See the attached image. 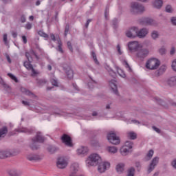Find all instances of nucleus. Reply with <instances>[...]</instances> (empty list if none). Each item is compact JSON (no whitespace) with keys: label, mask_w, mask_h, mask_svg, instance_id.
<instances>
[{"label":"nucleus","mask_w":176,"mask_h":176,"mask_svg":"<svg viewBox=\"0 0 176 176\" xmlns=\"http://www.w3.org/2000/svg\"><path fill=\"white\" fill-rule=\"evenodd\" d=\"M37 142L42 144L45 142V137L42 135V133L37 132L35 137L32 139L31 143L30 144V148L32 151H36V149H39V145H38Z\"/></svg>","instance_id":"f257e3e1"},{"label":"nucleus","mask_w":176,"mask_h":176,"mask_svg":"<svg viewBox=\"0 0 176 176\" xmlns=\"http://www.w3.org/2000/svg\"><path fill=\"white\" fill-rule=\"evenodd\" d=\"M130 11L133 14H138L145 12V7L138 2H131L130 5Z\"/></svg>","instance_id":"f03ea898"},{"label":"nucleus","mask_w":176,"mask_h":176,"mask_svg":"<svg viewBox=\"0 0 176 176\" xmlns=\"http://www.w3.org/2000/svg\"><path fill=\"white\" fill-rule=\"evenodd\" d=\"M86 163L89 166H97L101 163V157L97 153L91 154L86 160Z\"/></svg>","instance_id":"7ed1b4c3"},{"label":"nucleus","mask_w":176,"mask_h":176,"mask_svg":"<svg viewBox=\"0 0 176 176\" xmlns=\"http://www.w3.org/2000/svg\"><path fill=\"white\" fill-rule=\"evenodd\" d=\"M160 66V60L155 58H151L147 60L146 63V68L147 69H157Z\"/></svg>","instance_id":"20e7f679"},{"label":"nucleus","mask_w":176,"mask_h":176,"mask_svg":"<svg viewBox=\"0 0 176 176\" xmlns=\"http://www.w3.org/2000/svg\"><path fill=\"white\" fill-rule=\"evenodd\" d=\"M107 140L113 145H119L120 144V138L113 132H110L107 134Z\"/></svg>","instance_id":"39448f33"},{"label":"nucleus","mask_w":176,"mask_h":176,"mask_svg":"<svg viewBox=\"0 0 176 176\" xmlns=\"http://www.w3.org/2000/svg\"><path fill=\"white\" fill-rule=\"evenodd\" d=\"M19 152H13L10 150H0V159H6V157H10L12 156H16Z\"/></svg>","instance_id":"423d86ee"},{"label":"nucleus","mask_w":176,"mask_h":176,"mask_svg":"<svg viewBox=\"0 0 176 176\" xmlns=\"http://www.w3.org/2000/svg\"><path fill=\"white\" fill-rule=\"evenodd\" d=\"M148 54H149V50L146 48H142L138 50L136 56L138 58H140V60H144V58H146V57H148Z\"/></svg>","instance_id":"0eeeda50"},{"label":"nucleus","mask_w":176,"mask_h":176,"mask_svg":"<svg viewBox=\"0 0 176 176\" xmlns=\"http://www.w3.org/2000/svg\"><path fill=\"white\" fill-rule=\"evenodd\" d=\"M126 36L127 38H134L138 36V28L132 27L126 32Z\"/></svg>","instance_id":"6e6552de"},{"label":"nucleus","mask_w":176,"mask_h":176,"mask_svg":"<svg viewBox=\"0 0 176 176\" xmlns=\"http://www.w3.org/2000/svg\"><path fill=\"white\" fill-rule=\"evenodd\" d=\"M111 167V164L108 162H100L98 166V171L99 173H105L107 168Z\"/></svg>","instance_id":"1a4fd4ad"},{"label":"nucleus","mask_w":176,"mask_h":176,"mask_svg":"<svg viewBox=\"0 0 176 176\" xmlns=\"http://www.w3.org/2000/svg\"><path fill=\"white\" fill-rule=\"evenodd\" d=\"M159 163V157H155L151 162L150 163L147 172L148 174H151V173H152V171H153V170H155V168L156 167V166H157Z\"/></svg>","instance_id":"9d476101"},{"label":"nucleus","mask_w":176,"mask_h":176,"mask_svg":"<svg viewBox=\"0 0 176 176\" xmlns=\"http://www.w3.org/2000/svg\"><path fill=\"white\" fill-rule=\"evenodd\" d=\"M80 168H79V164L74 162L70 166L69 176H76Z\"/></svg>","instance_id":"9b49d317"},{"label":"nucleus","mask_w":176,"mask_h":176,"mask_svg":"<svg viewBox=\"0 0 176 176\" xmlns=\"http://www.w3.org/2000/svg\"><path fill=\"white\" fill-rule=\"evenodd\" d=\"M56 166L58 168H65L67 166H68V162L64 157H59L58 158L57 162H56Z\"/></svg>","instance_id":"f8f14e48"},{"label":"nucleus","mask_w":176,"mask_h":176,"mask_svg":"<svg viewBox=\"0 0 176 176\" xmlns=\"http://www.w3.org/2000/svg\"><path fill=\"white\" fill-rule=\"evenodd\" d=\"M128 47L130 52H138L140 49V44L138 41H132L128 43Z\"/></svg>","instance_id":"ddd939ff"},{"label":"nucleus","mask_w":176,"mask_h":176,"mask_svg":"<svg viewBox=\"0 0 176 176\" xmlns=\"http://www.w3.org/2000/svg\"><path fill=\"white\" fill-rule=\"evenodd\" d=\"M61 140L67 146H72V140H71V137H69L68 135L64 134L61 137Z\"/></svg>","instance_id":"4468645a"},{"label":"nucleus","mask_w":176,"mask_h":176,"mask_svg":"<svg viewBox=\"0 0 176 176\" xmlns=\"http://www.w3.org/2000/svg\"><path fill=\"white\" fill-rule=\"evenodd\" d=\"M109 86L116 96H119V91H118V85H116V80H111L109 81Z\"/></svg>","instance_id":"2eb2a0df"},{"label":"nucleus","mask_w":176,"mask_h":176,"mask_svg":"<svg viewBox=\"0 0 176 176\" xmlns=\"http://www.w3.org/2000/svg\"><path fill=\"white\" fill-rule=\"evenodd\" d=\"M149 33V30L145 28L138 30V38H145Z\"/></svg>","instance_id":"dca6fc26"},{"label":"nucleus","mask_w":176,"mask_h":176,"mask_svg":"<svg viewBox=\"0 0 176 176\" xmlns=\"http://www.w3.org/2000/svg\"><path fill=\"white\" fill-rule=\"evenodd\" d=\"M151 5L154 9L160 10L163 8V0H154L152 1Z\"/></svg>","instance_id":"f3484780"},{"label":"nucleus","mask_w":176,"mask_h":176,"mask_svg":"<svg viewBox=\"0 0 176 176\" xmlns=\"http://www.w3.org/2000/svg\"><path fill=\"white\" fill-rule=\"evenodd\" d=\"M166 85L170 87H175L176 86V76L170 77L166 80Z\"/></svg>","instance_id":"a211bd4d"},{"label":"nucleus","mask_w":176,"mask_h":176,"mask_svg":"<svg viewBox=\"0 0 176 176\" xmlns=\"http://www.w3.org/2000/svg\"><path fill=\"white\" fill-rule=\"evenodd\" d=\"M27 159L30 162H38V160H41V157L36 154H29L27 155Z\"/></svg>","instance_id":"6ab92c4d"},{"label":"nucleus","mask_w":176,"mask_h":176,"mask_svg":"<svg viewBox=\"0 0 176 176\" xmlns=\"http://www.w3.org/2000/svg\"><path fill=\"white\" fill-rule=\"evenodd\" d=\"M7 173L9 176H19L21 174L20 171L15 168L8 169Z\"/></svg>","instance_id":"aec40b11"},{"label":"nucleus","mask_w":176,"mask_h":176,"mask_svg":"<svg viewBox=\"0 0 176 176\" xmlns=\"http://www.w3.org/2000/svg\"><path fill=\"white\" fill-rule=\"evenodd\" d=\"M25 56H26L28 61H31V60H32V56H35L36 58H38V55H36V53H35V51L33 50H31L30 51V52H26Z\"/></svg>","instance_id":"412c9836"},{"label":"nucleus","mask_w":176,"mask_h":176,"mask_svg":"<svg viewBox=\"0 0 176 176\" xmlns=\"http://www.w3.org/2000/svg\"><path fill=\"white\" fill-rule=\"evenodd\" d=\"M124 163H119L116 166V170L118 174L123 173V171H124Z\"/></svg>","instance_id":"4be33fe9"},{"label":"nucleus","mask_w":176,"mask_h":176,"mask_svg":"<svg viewBox=\"0 0 176 176\" xmlns=\"http://www.w3.org/2000/svg\"><path fill=\"white\" fill-rule=\"evenodd\" d=\"M89 152V148L86 146H81L77 150L78 155H87Z\"/></svg>","instance_id":"5701e85b"},{"label":"nucleus","mask_w":176,"mask_h":176,"mask_svg":"<svg viewBox=\"0 0 176 176\" xmlns=\"http://www.w3.org/2000/svg\"><path fill=\"white\" fill-rule=\"evenodd\" d=\"M16 131L18 133H25L26 134H31V133H32L33 131L32 129L21 127V128H18L16 129Z\"/></svg>","instance_id":"b1692460"},{"label":"nucleus","mask_w":176,"mask_h":176,"mask_svg":"<svg viewBox=\"0 0 176 176\" xmlns=\"http://www.w3.org/2000/svg\"><path fill=\"white\" fill-rule=\"evenodd\" d=\"M143 25H152L153 24V19L151 18H144L142 20Z\"/></svg>","instance_id":"393cba45"},{"label":"nucleus","mask_w":176,"mask_h":176,"mask_svg":"<svg viewBox=\"0 0 176 176\" xmlns=\"http://www.w3.org/2000/svg\"><path fill=\"white\" fill-rule=\"evenodd\" d=\"M6 134H8V128L3 126L0 129V141L2 138H5V137H6Z\"/></svg>","instance_id":"a878e982"},{"label":"nucleus","mask_w":176,"mask_h":176,"mask_svg":"<svg viewBox=\"0 0 176 176\" xmlns=\"http://www.w3.org/2000/svg\"><path fill=\"white\" fill-rule=\"evenodd\" d=\"M56 41L58 43V52H60V53H64V50H63V43L61 42V39H60L59 36H56Z\"/></svg>","instance_id":"bb28decb"},{"label":"nucleus","mask_w":176,"mask_h":176,"mask_svg":"<svg viewBox=\"0 0 176 176\" xmlns=\"http://www.w3.org/2000/svg\"><path fill=\"white\" fill-rule=\"evenodd\" d=\"M126 137L129 140H137V133L133 131L126 133Z\"/></svg>","instance_id":"cd10ccee"},{"label":"nucleus","mask_w":176,"mask_h":176,"mask_svg":"<svg viewBox=\"0 0 176 176\" xmlns=\"http://www.w3.org/2000/svg\"><path fill=\"white\" fill-rule=\"evenodd\" d=\"M120 153L122 156H127L130 153V149L126 146H123L120 149Z\"/></svg>","instance_id":"c85d7f7f"},{"label":"nucleus","mask_w":176,"mask_h":176,"mask_svg":"<svg viewBox=\"0 0 176 176\" xmlns=\"http://www.w3.org/2000/svg\"><path fill=\"white\" fill-rule=\"evenodd\" d=\"M47 149L49 153H51V155H53V153H56V152H57V151H58V148H57L54 146H49Z\"/></svg>","instance_id":"c756f323"},{"label":"nucleus","mask_w":176,"mask_h":176,"mask_svg":"<svg viewBox=\"0 0 176 176\" xmlns=\"http://www.w3.org/2000/svg\"><path fill=\"white\" fill-rule=\"evenodd\" d=\"M154 151L153 150H150L147 154L146 156L144 157L145 162H149L151 159H152V157L153 156Z\"/></svg>","instance_id":"7c9ffc66"},{"label":"nucleus","mask_w":176,"mask_h":176,"mask_svg":"<svg viewBox=\"0 0 176 176\" xmlns=\"http://www.w3.org/2000/svg\"><path fill=\"white\" fill-rule=\"evenodd\" d=\"M21 91L26 96H34V94H32V92L24 87H21Z\"/></svg>","instance_id":"2f4dec72"},{"label":"nucleus","mask_w":176,"mask_h":176,"mask_svg":"<svg viewBox=\"0 0 176 176\" xmlns=\"http://www.w3.org/2000/svg\"><path fill=\"white\" fill-rule=\"evenodd\" d=\"M31 61H32V59H30V61H26L24 62L23 65L25 68H27L28 69V71H31V69H32V65L31 64Z\"/></svg>","instance_id":"473e14b6"},{"label":"nucleus","mask_w":176,"mask_h":176,"mask_svg":"<svg viewBox=\"0 0 176 176\" xmlns=\"http://www.w3.org/2000/svg\"><path fill=\"white\" fill-rule=\"evenodd\" d=\"M107 151L109 153H116L118 152V148L116 146H108Z\"/></svg>","instance_id":"72a5a7b5"},{"label":"nucleus","mask_w":176,"mask_h":176,"mask_svg":"<svg viewBox=\"0 0 176 176\" xmlns=\"http://www.w3.org/2000/svg\"><path fill=\"white\" fill-rule=\"evenodd\" d=\"M66 75L69 79H72L74 78V71L71 69H67L66 71Z\"/></svg>","instance_id":"f704fd0d"},{"label":"nucleus","mask_w":176,"mask_h":176,"mask_svg":"<svg viewBox=\"0 0 176 176\" xmlns=\"http://www.w3.org/2000/svg\"><path fill=\"white\" fill-rule=\"evenodd\" d=\"M50 82L52 86H55V87H58V80H57L55 77L52 78L50 80Z\"/></svg>","instance_id":"c9c22d12"},{"label":"nucleus","mask_w":176,"mask_h":176,"mask_svg":"<svg viewBox=\"0 0 176 176\" xmlns=\"http://www.w3.org/2000/svg\"><path fill=\"white\" fill-rule=\"evenodd\" d=\"M117 72L118 75L121 76V78H126V74H124V71L120 68L117 69Z\"/></svg>","instance_id":"e433bc0d"},{"label":"nucleus","mask_w":176,"mask_h":176,"mask_svg":"<svg viewBox=\"0 0 176 176\" xmlns=\"http://www.w3.org/2000/svg\"><path fill=\"white\" fill-rule=\"evenodd\" d=\"M159 32L158 31H156V30H153L152 32H151V37L153 38V39H157V38H159Z\"/></svg>","instance_id":"4c0bfd02"},{"label":"nucleus","mask_w":176,"mask_h":176,"mask_svg":"<svg viewBox=\"0 0 176 176\" xmlns=\"http://www.w3.org/2000/svg\"><path fill=\"white\" fill-rule=\"evenodd\" d=\"M165 10L166 13H173V12H174V9H173L171 5H167L165 8Z\"/></svg>","instance_id":"58836bf2"},{"label":"nucleus","mask_w":176,"mask_h":176,"mask_svg":"<svg viewBox=\"0 0 176 176\" xmlns=\"http://www.w3.org/2000/svg\"><path fill=\"white\" fill-rule=\"evenodd\" d=\"M112 23H113V28H114V30H116V28L119 27V21L116 19H114L112 21Z\"/></svg>","instance_id":"ea45409f"},{"label":"nucleus","mask_w":176,"mask_h":176,"mask_svg":"<svg viewBox=\"0 0 176 176\" xmlns=\"http://www.w3.org/2000/svg\"><path fill=\"white\" fill-rule=\"evenodd\" d=\"M37 83L38 86H44V85H46V83H47V80L45 79H40L37 80Z\"/></svg>","instance_id":"a19ab883"},{"label":"nucleus","mask_w":176,"mask_h":176,"mask_svg":"<svg viewBox=\"0 0 176 176\" xmlns=\"http://www.w3.org/2000/svg\"><path fill=\"white\" fill-rule=\"evenodd\" d=\"M134 173H135V169H134L133 167H131L128 170L127 176H134Z\"/></svg>","instance_id":"79ce46f5"},{"label":"nucleus","mask_w":176,"mask_h":176,"mask_svg":"<svg viewBox=\"0 0 176 176\" xmlns=\"http://www.w3.org/2000/svg\"><path fill=\"white\" fill-rule=\"evenodd\" d=\"M124 146H126V148H128V149H131V148H133V142L126 141Z\"/></svg>","instance_id":"37998d69"},{"label":"nucleus","mask_w":176,"mask_h":176,"mask_svg":"<svg viewBox=\"0 0 176 176\" xmlns=\"http://www.w3.org/2000/svg\"><path fill=\"white\" fill-rule=\"evenodd\" d=\"M124 65L125 66V68L127 69V71H129V72H133L131 67H130V65H129V63H127V61H126V60L124 61Z\"/></svg>","instance_id":"c03bdc74"},{"label":"nucleus","mask_w":176,"mask_h":176,"mask_svg":"<svg viewBox=\"0 0 176 176\" xmlns=\"http://www.w3.org/2000/svg\"><path fill=\"white\" fill-rule=\"evenodd\" d=\"M91 54H92V57L94 58V61L95 64L99 65L100 63L98 62V60L97 59V55L96 54V52H92Z\"/></svg>","instance_id":"a18cd8bd"},{"label":"nucleus","mask_w":176,"mask_h":176,"mask_svg":"<svg viewBox=\"0 0 176 176\" xmlns=\"http://www.w3.org/2000/svg\"><path fill=\"white\" fill-rule=\"evenodd\" d=\"M38 34L40 36H43V38H49V35L42 30L38 31Z\"/></svg>","instance_id":"49530a36"},{"label":"nucleus","mask_w":176,"mask_h":176,"mask_svg":"<svg viewBox=\"0 0 176 176\" xmlns=\"http://www.w3.org/2000/svg\"><path fill=\"white\" fill-rule=\"evenodd\" d=\"M108 16H109V7L107 6L104 11V17L106 20H108Z\"/></svg>","instance_id":"de8ad7c7"},{"label":"nucleus","mask_w":176,"mask_h":176,"mask_svg":"<svg viewBox=\"0 0 176 176\" xmlns=\"http://www.w3.org/2000/svg\"><path fill=\"white\" fill-rule=\"evenodd\" d=\"M68 32H69V25H66L65 28V33L64 35L65 36H67L68 35Z\"/></svg>","instance_id":"09e8293b"},{"label":"nucleus","mask_w":176,"mask_h":176,"mask_svg":"<svg viewBox=\"0 0 176 176\" xmlns=\"http://www.w3.org/2000/svg\"><path fill=\"white\" fill-rule=\"evenodd\" d=\"M8 76H10V78H11L12 79V80H14V82H16V83H17L19 82V80H17V78H16L13 74L9 73Z\"/></svg>","instance_id":"8fccbe9b"},{"label":"nucleus","mask_w":176,"mask_h":176,"mask_svg":"<svg viewBox=\"0 0 176 176\" xmlns=\"http://www.w3.org/2000/svg\"><path fill=\"white\" fill-rule=\"evenodd\" d=\"M25 28L28 30H31V28H32V23L28 22L25 25Z\"/></svg>","instance_id":"3c124183"},{"label":"nucleus","mask_w":176,"mask_h":176,"mask_svg":"<svg viewBox=\"0 0 176 176\" xmlns=\"http://www.w3.org/2000/svg\"><path fill=\"white\" fill-rule=\"evenodd\" d=\"M67 45L68 49H69V50H70V52H72H72H74V48H72V44L71 43L70 41H68V42L67 43Z\"/></svg>","instance_id":"603ef678"},{"label":"nucleus","mask_w":176,"mask_h":176,"mask_svg":"<svg viewBox=\"0 0 176 176\" xmlns=\"http://www.w3.org/2000/svg\"><path fill=\"white\" fill-rule=\"evenodd\" d=\"M159 53L162 54V56H163V54H166V48H164V47H161L159 50Z\"/></svg>","instance_id":"864d4df0"},{"label":"nucleus","mask_w":176,"mask_h":176,"mask_svg":"<svg viewBox=\"0 0 176 176\" xmlns=\"http://www.w3.org/2000/svg\"><path fill=\"white\" fill-rule=\"evenodd\" d=\"M135 166L136 168H138V171H140L141 170V163H140V162H136L135 163Z\"/></svg>","instance_id":"5fc2aeb1"},{"label":"nucleus","mask_w":176,"mask_h":176,"mask_svg":"<svg viewBox=\"0 0 176 176\" xmlns=\"http://www.w3.org/2000/svg\"><path fill=\"white\" fill-rule=\"evenodd\" d=\"M109 74L110 76H112V78H115L116 76V73L113 72V70H112L111 69H109Z\"/></svg>","instance_id":"6e6d98bb"},{"label":"nucleus","mask_w":176,"mask_h":176,"mask_svg":"<svg viewBox=\"0 0 176 176\" xmlns=\"http://www.w3.org/2000/svg\"><path fill=\"white\" fill-rule=\"evenodd\" d=\"M117 52L118 54H120V56H122V54H123V52H122V50L120 48V45L119 44L117 45Z\"/></svg>","instance_id":"4d7b16f0"},{"label":"nucleus","mask_w":176,"mask_h":176,"mask_svg":"<svg viewBox=\"0 0 176 176\" xmlns=\"http://www.w3.org/2000/svg\"><path fill=\"white\" fill-rule=\"evenodd\" d=\"M3 41L5 43V45H8V34H3Z\"/></svg>","instance_id":"13d9d810"},{"label":"nucleus","mask_w":176,"mask_h":176,"mask_svg":"<svg viewBox=\"0 0 176 176\" xmlns=\"http://www.w3.org/2000/svg\"><path fill=\"white\" fill-rule=\"evenodd\" d=\"M152 129L153 130H154V131H156V133H158V134H160L161 131L159 128L156 127L155 126H153Z\"/></svg>","instance_id":"bf43d9fd"},{"label":"nucleus","mask_w":176,"mask_h":176,"mask_svg":"<svg viewBox=\"0 0 176 176\" xmlns=\"http://www.w3.org/2000/svg\"><path fill=\"white\" fill-rule=\"evenodd\" d=\"M172 69L176 72V59L172 63Z\"/></svg>","instance_id":"052dcab7"},{"label":"nucleus","mask_w":176,"mask_h":176,"mask_svg":"<svg viewBox=\"0 0 176 176\" xmlns=\"http://www.w3.org/2000/svg\"><path fill=\"white\" fill-rule=\"evenodd\" d=\"M170 21H171L173 25H176V17H172L170 19Z\"/></svg>","instance_id":"680f3d73"},{"label":"nucleus","mask_w":176,"mask_h":176,"mask_svg":"<svg viewBox=\"0 0 176 176\" xmlns=\"http://www.w3.org/2000/svg\"><path fill=\"white\" fill-rule=\"evenodd\" d=\"M175 53V47H172L170 51V56L174 55Z\"/></svg>","instance_id":"e2e57ef3"},{"label":"nucleus","mask_w":176,"mask_h":176,"mask_svg":"<svg viewBox=\"0 0 176 176\" xmlns=\"http://www.w3.org/2000/svg\"><path fill=\"white\" fill-rule=\"evenodd\" d=\"M50 38L54 42H56V41H57V38H56V36H54L53 34H50Z\"/></svg>","instance_id":"0e129e2a"},{"label":"nucleus","mask_w":176,"mask_h":176,"mask_svg":"<svg viewBox=\"0 0 176 176\" xmlns=\"http://www.w3.org/2000/svg\"><path fill=\"white\" fill-rule=\"evenodd\" d=\"M26 20H27V19H26V18H25V16L22 15V16H21L20 21H21L22 23H25Z\"/></svg>","instance_id":"69168bd1"},{"label":"nucleus","mask_w":176,"mask_h":176,"mask_svg":"<svg viewBox=\"0 0 176 176\" xmlns=\"http://www.w3.org/2000/svg\"><path fill=\"white\" fill-rule=\"evenodd\" d=\"M91 23V19H88L85 23V28H89V24Z\"/></svg>","instance_id":"338daca9"},{"label":"nucleus","mask_w":176,"mask_h":176,"mask_svg":"<svg viewBox=\"0 0 176 176\" xmlns=\"http://www.w3.org/2000/svg\"><path fill=\"white\" fill-rule=\"evenodd\" d=\"M172 166H173V167L174 168L176 169V160H173V161L172 162Z\"/></svg>","instance_id":"774afa93"}]
</instances>
